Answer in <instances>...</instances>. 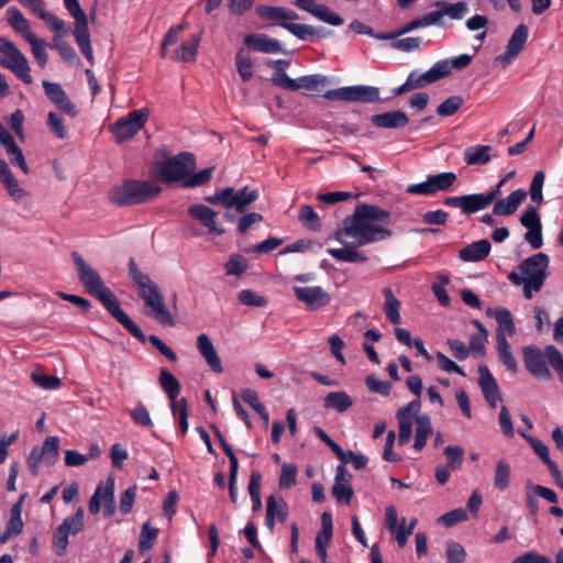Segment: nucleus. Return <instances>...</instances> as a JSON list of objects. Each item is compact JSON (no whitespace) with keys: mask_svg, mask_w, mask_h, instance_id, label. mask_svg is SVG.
<instances>
[{"mask_svg":"<svg viewBox=\"0 0 563 563\" xmlns=\"http://www.w3.org/2000/svg\"><path fill=\"white\" fill-rule=\"evenodd\" d=\"M188 213L191 218L198 220L205 228H207L210 234L221 235L224 233L223 228H221L217 222L218 213L209 207L196 203L188 208Z\"/></svg>","mask_w":563,"mask_h":563,"instance_id":"6ab92c4d","label":"nucleus"},{"mask_svg":"<svg viewBox=\"0 0 563 563\" xmlns=\"http://www.w3.org/2000/svg\"><path fill=\"white\" fill-rule=\"evenodd\" d=\"M422 87V71L416 69L409 74L407 80L399 87L393 89L394 95H402Z\"/></svg>","mask_w":563,"mask_h":563,"instance_id":"864d4df0","label":"nucleus"},{"mask_svg":"<svg viewBox=\"0 0 563 563\" xmlns=\"http://www.w3.org/2000/svg\"><path fill=\"white\" fill-rule=\"evenodd\" d=\"M64 5L74 19V36L79 49L85 57L92 64L93 53L90 45V33L88 29V19L81 9L78 0H64Z\"/></svg>","mask_w":563,"mask_h":563,"instance_id":"6e6552de","label":"nucleus"},{"mask_svg":"<svg viewBox=\"0 0 563 563\" xmlns=\"http://www.w3.org/2000/svg\"><path fill=\"white\" fill-rule=\"evenodd\" d=\"M239 302L250 307H265L267 299L251 289H243L238 295Z\"/></svg>","mask_w":563,"mask_h":563,"instance_id":"680f3d73","label":"nucleus"},{"mask_svg":"<svg viewBox=\"0 0 563 563\" xmlns=\"http://www.w3.org/2000/svg\"><path fill=\"white\" fill-rule=\"evenodd\" d=\"M328 84V77L321 74L302 76L296 79V90L307 89L317 90L319 86Z\"/></svg>","mask_w":563,"mask_h":563,"instance_id":"8fccbe9b","label":"nucleus"},{"mask_svg":"<svg viewBox=\"0 0 563 563\" xmlns=\"http://www.w3.org/2000/svg\"><path fill=\"white\" fill-rule=\"evenodd\" d=\"M0 66L10 69L25 84L32 82L30 66L22 52L5 37H0Z\"/></svg>","mask_w":563,"mask_h":563,"instance_id":"0eeeda50","label":"nucleus"},{"mask_svg":"<svg viewBox=\"0 0 563 563\" xmlns=\"http://www.w3.org/2000/svg\"><path fill=\"white\" fill-rule=\"evenodd\" d=\"M256 13L265 20L280 21L282 23L298 19L295 11L283 7L258 5Z\"/></svg>","mask_w":563,"mask_h":563,"instance_id":"72a5a7b5","label":"nucleus"},{"mask_svg":"<svg viewBox=\"0 0 563 563\" xmlns=\"http://www.w3.org/2000/svg\"><path fill=\"white\" fill-rule=\"evenodd\" d=\"M249 267L247 261L240 254H233L225 263L224 268L227 275L241 276Z\"/></svg>","mask_w":563,"mask_h":563,"instance_id":"13d9d810","label":"nucleus"},{"mask_svg":"<svg viewBox=\"0 0 563 563\" xmlns=\"http://www.w3.org/2000/svg\"><path fill=\"white\" fill-rule=\"evenodd\" d=\"M527 192L525 189H517L509 194L506 198L498 200L493 208L496 216H511L518 207L526 200Z\"/></svg>","mask_w":563,"mask_h":563,"instance_id":"b1692460","label":"nucleus"},{"mask_svg":"<svg viewBox=\"0 0 563 563\" xmlns=\"http://www.w3.org/2000/svg\"><path fill=\"white\" fill-rule=\"evenodd\" d=\"M528 34L529 31L527 25L519 24L511 34L504 55L499 56V58L501 60H509L517 57L523 49V46L528 38Z\"/></svg>","mask_w":563,"mask_h":563,"instance_id":"393cba45","label":"nucleus"},{"mask_svg":"<svg viewBox=\"0 0 563 563\" xmlns=\"http://www.w3.org/2000/svg\"><path fill=\"white\" fill-rule=\"evenodd\" d=\"M450 74L448 60H439L429 70L424 71V84H433Z\"/></svg>","mask_w":563,"mask_h":563,"instance_id":"603ef678","label":"nucleus"},{"mask_svg":"<svg viewBox=\"0 0 563 563\" xmlns=\"http://www.w3.org/2000/svg\"><path fill=\"white\" fill-rule=\"evenodd\" d=\"M445 554L448 563H464L466 559L464 547L455 540H449L446 542Z\"/></svg>","mask_w":563,"mask_h":563,"instance_id":"6e6d98bb","label":"nucleus"},{"mask_svg":"<svg viewBox=\"0 0 563 563\" xmlns=\"http://www.w3.org/2000/svg\"><path fill=\"white\" fill-rule=\"evenodd\" d=\"M102 501L104 504V515L111 516L114 512V481L109 478L102 486Z\"/></svg>","mask_w":563,"mask_h":563,"instance_id":"69168bd1","label":"nucleus"},{"mask_svg":"<svg viewBox=\"0 0 563 563\" xmlns=\"http://www.w3.org/2000/svg\"><path fill=\"white\" fill-rule=\"evenodd\" d=\"M158 383L162 389L166 393L169 400L178 397L180 393V384L177 378L167 369H161Z\"/></svg>","mask_w":563,"mask_h":563,"instance_id":"ea45409f","label":"nucleus"},{"mask_svg":"<svg viewBox=\"0 0 563 563\" xmlns=\"http://www.w3.org/2000/svg\"><path fill=\"white\" fill-rule=\"evenodd\" d=\"M519 221L521 225L527 229L542 227L540 214L538 213L537 208L533 206L526 208Z\"/></svg>","mask_w":563,"mask_h":563,"instance_id":"774afa93","label":"nucleus"},{"mask_svg":"<svg viewBox=\"0 0 563 563\" xmlns=\"http://www.w3.org/2000/svg\"><path fill=\"white\" fill-rule=\"evenodd\" d=\"M194 168V155L190 153H181L162 163L158 175L164 183L185 181Z\"/></svg>","mask_w":563,"mask_h":563,"instance_id":"ddd939ff","label":"nucleus"},{"mask_svg":"<svg viewBox=\"0 0 563 563\" xmlns=\"http://www.w3.org/2000/svg\"><path fill=\"white\" fill-rule=\"evenodd\" d=\"M197 350L205 358L206 363L216 373H222L223 367L213 343L206 333H201L197 338Z\"/></svg>","mask_w":563,"mask_h":563,"instance_id":"5701e85b","label":"nucleus"},{"mask_svg":"<svg viewBox=\"0 0 563 563\" xmlns=\"http://www.w3.org/2000/svg\"><path fill=\"white\" fill-rule=\"evenodd\" d=\"M7 21L8 24L26 41L35 35L31 30L30 22L16 7H10L7 10Z\"/></svg>","mask_w":563,"mask_h":563,"instance_id":"473e14b6","label":"nucleus"},{"mask_svg":"<svg viewBox=\"0 0 563 563\" xmlns=\"http://www.w3.org/2000/svg\"><path fill=\"white\" fill-rule=\"evenodd\" d=\"M34 14H36L41 20H43L46 25L55 33L54 41L60 38L67 33L65 22L58 16L45 10V7L38 9Z\"/></svg>","mask_w":563,"mask_h":563,"instance_id":"4c0bfd02","label":"nucleus"},{"mask_svg":"<svg viewBox=\"0 0 563 563\" xmlns=\"http://www.w3.org/2000/svg\"><path fill=\"white\" fill-rule=\"evenodd\" d=\"M261 481L262 476L258 472H252L249 482V493L252 499V510L258 511L262 508L261 499Z\"/></svg>","mask_w":563,"mask_h":563,"instance_id":"de8ad7c7","label":"nucleus"},{"mask_svg":"<svg viewBox=\"0 0 563 563\" xmlns=\"http://www.w3.org/2000/svg\"><path fill=\"white\" fill-rule=\"evenodd\" d=\"M0 181L15 201H21L26 196V192L20 187L18 180L8 167V164L2 158H0Z\"/></svg>","mask_w":563,"mask_h":563,"instance_id":"2f4dec72","label":"nucleus"},{"mask_svg":"<svg viewBox=\"0 0 563 563\" xmlns=\"http://www.w3.org/2000/svg\"><path fill=\"white\" fill-rule=\"evenodd\" d=\"M301 223L309 230L318 231L321 228L320 218L314 209L309 205H302L298 214Z\"/></svg>","mask_w":563,"mask_h":563,"instance_id":"a18cd8bd","label":"nucleus"},{"mask_svg":"<svg viewBox=\"0 0 563 563\" xmlns=\"http://www.w3.org/2000/svg\"><path fill=\"white\" fill-rule=\"evenodd\" d=\"M200 37L198 35H191L185 40L178 47H176L170 54V59L174 62H194L197 56Z\"/></svg>","mask_w":563,"mask_h":563,"instance_id":"c85d7f7f","label":"nucleus"},{"mask_svg":"<svg viewBox=\"0 0 563 563\" xmlns=\"http://www.w3.org/2000/svg\"><path fill=\"white\" fill-rule=\"evenodd\" d=\"M435 10L424 13V27L437 25L444 27L446 25L444 18L448 16L451 20L461 21L470 12V5L465 1H457L455 3L446 1H435Z\"/></svg>","mask_w":563,"mask_h":563,"instance_id":"f8f14e48","label":"nucleus"},{"mask_svg":"<svg viewBox=\"0 0 563 563\" xmlns=\"http://www.w3.org/2000/svg\"><path fill=\"white\" fill-rule=\"evenodd\" d=\"M549 256L544 253H537L523 260L519 265L522 275H526L532 286L542 287L547 278Z\"/></svg>","mask_w":563,"mask_h":563,"instance_id":"2eb2a0df","label":"nucleus"},{"mask_svg":"<svg viewBox=\"0 0 563 563\" xmlns=\"http://www.w3.org/2000/svg\"><path fill=\"white\" fill-rule=\"evenodd\" d=\"M545 175L542 170L537 172L533 175L532 181L530 184L529 195L533 202L542 203L543 194L542 188L544 184Z\"/></svg>","mask_w":563,"mask_h":563,"instance_id":"0e129e2a","label":"nucleus"},{"mask_svg":"<svg viewBox=\"0 0 563 563\" xmlns=\"http://www.w3.org/2000/svg\"><path fill=\"white\" fill-rule=\"evenodd\" d=\"M490 249L492 245L488 240H479L461 249L459 257L463 262H479L489 255Z\"/></svg>","mask_w":563,"mask_h":563,"instance_id":"bb28decb","label":"nucleus"},{"mask_svg":"<svg viewBox=\"0 0 563 563\" xmlns=\"http://www.w3.org/2000/svg\"><path fill=\"white\" fill-rule=\"evenodd\" d=\"M496 199V191L464 195L463 213L471 214L484 210Z\"/></svg>","mask_w":563,"mask_h":563,"instance_id":"7c9ffc66","label":"nucleus"},{"mask_svg":"<svg viewBox=\"0 0 563 563\" xmlns=\"http://www.w3.org/2000/svg\"><path fill=\"white\" fill-rule=\"evenodd\" d=\"M463 103H464L463 97L451 96L438 106L437 113L440 117H451L459 111V109L463 106Z\"/></svg>","mask_w":563,"mask_h":563,"instance_id":"5fc2aeb1","label":"nucleus"},{"mask_svg":"<svg viewBox=\"0 0 563 563\" xmlns=\"http://www.w3.org/2000/svg\"><path fill=\"white\" fill-rule=\"evenodd\" d=\"M129 276L144 301L146 314L166 327L175 325V318L168 310L159 286L147 275L140 271L137 265L130 261Z\"/></svg>","mask_w":563,"mask_h":563,"instance_id":"7ed1b4c3","label":"nucleus"},{"mask_svg":"<svg viewBox=\"0 0 563 563\" xmlns=\"http://www.w3.org/2000/svg\"><path fill=\"white\" fill-rule=\"evenodd\" d=\"M510 482V466L504 461L499 460L496 464L494 474V485L499 490H506Z\"/></svg>","mask_w":563,"mask_h":563,"instance_id":"c03bdc74","label":"nucleus"},{"mask_svg":"<svg viewBox=\"0 0 563 563\" xmlns=\"http://www.w3.org/2000/svg\"><path fill=\"white\" fill-rule=\"evenodd\" d=\"M416 523L417 520H412L408 528L404 526V521L398 525L396 508L394 506H387L385 508L384 525L395 536L399 547H404L407 543V539L412 533Z\"/></svg>","mask_w":563,"mask_h":563,"instance_id":"a211bd4d","label":"nucleus"},{"mask_svg":"<svg viewBox=\"0 0 563 563\" xmlns=\"http://www.w3.org/2000/svg\"><path fill=\"white\" fill-rule=\"evenodd\" d=\"M161 192L157 183L129 179L113 186L108 194L109 200L118 206H133L153 200Z\"/></svg>","mask_w":563,"mask_h":563,"instance_id":"20e7f679","label":"nucleus"},{"mask_svg":"<svg viewBox=\"0 0 563 563\" xmlns=\"http://www.w3.org/2000/svg\"><path fill=\"white\" fill-rule=\"evenodd\" d=\"M280 26L302 41H311L314 37L320 38L331 34V32H327L324 29H318L308 24L284 22L280 23Z\"/></svg>","mask_w":563,"mask_h":563,"instance_id":"c756f323","label":"nucleus"},{"mask_svg":"<svg viewBox=\"0 0 563 563\" xmlns=\"http://www.w3.org/2000/svg\"><path fill=\"white\" fill-rule=\"evenodd\" d=\"M288 65V62L282 59L274 62L276 71L273 75V82L282 88L288 90H296V79L290 78L283 69V67H286Z\"/></svg>","mask_w":563,"mask_h":563,"instance_id":"a19ab883","label":"nucleus"},{"mask_svg":"<svg viewBox=\"0 0 563 563\" xmlns=\"http://www.w3.org/2000/svg\"><path fill=\"white\" fill-rule=\"evenodd\" d=\"M547 361L553 367L560 382L563 384V355L554 345H548L544 349V353L533 345L523 347L525 366L534 377L550 378L551 374L547 366Z\"/></svg>","mask_w":563,"mask_h":563,"instance_id":"39448f33","label":"nucleus"},{"mask_svg":"<svg viewBox=\"0 0 563 563\" xmlns=\"http://www.w3.org/2000/svg\"><path fill=\"white\" fill-rule=\"evenodd\" d=\"M26 42L31 45L32 54L38 63L40 67L44 68L48 59L46 42L44 40H40L36 35L31 36V38H29Z\"/></svg>","mask_w":563,"mask_h":563,"instance_id":"09e8293b","label":"nucleus"},{"mask_svg":"<svg viewBox=\"0 0 563 563\" xmlns=\"http://www.w3.org/2000/svg\"><path fill=\"white\" fill-rule=\"evenodd\" d=\"M31 379L35 385L46 390L57 389L62 385V382L58 377L48 376L38 371L32 372Z\"/></svg>","mask_w":563,"mask_h":563,"instance_id":"052dcab7","label":"nucleus"},{"mask_svg":"<svg viewBox=\"0 0 563 563\" xmlns=\"http://www.w3.org/2000/svg\"><path fill=\"white\" fill-rule=\"evenodd\" d=\"M297 467L295 464L284 463L278 481V486L282 489H288L296 484L297 481Z\"/></svg>","mask_w":563,"mask_h":563,"instance_id":"bf43d9fd","label":"nucleus"},{"mask_svg":"<svg viewBox=\"0 0 563 563\" xmlns=\"http://www.w3.org/2000/svg\"><path fill=\"white\" fill-rule=\"evenodd\" d=\"M467 512L463 508L453 509L438 518V522L445 527H453L454 525L465 521Z\"/></svg>","mask_w":563,"mask_h":563,"instance_id":"338daca9","label":"nucleus"},{"mask_svg":"<svg viewBox=\"0 0 563 563\" xmlns=\"http://www.w3.org/2000/svg\"><path fill=\"white\" fill-rule=\"evenodd\" d=\"M397 420L399 424L398 442L404 445L407 444L416 432L415 448L417 450L422 449V413L421 402L419 399H415L407 406L401 407L397 411Z\"/></svg>","mask_w":563,"mask_h":563,"instance_id":"423d86ee","label":"nucleus"},{"mask_svg":"<svg viewBox=\"0 0 563 563\" xmlns=\"http://www.w3.org/2000/svg\"><path fill=\"white\" fill-rule=\"evenodd\" d=\"M131 418L133 422L140 427H153V421L150 411L142 402H137V405L131 410Z\"/></svg>","mask_w":563,"mask_h":563,"instance_id":"e2e57ef3","label":"nucleus"},{"mask_svg":"<svg viewBox=\"0 0 563 563\" xmlns=\"http://www.w3.org/2000/svg\"><path fill=\"white\" fill-rule=\"evenodd\" d=\"M324 97L345 101L373 102L379 99V91L371 86H351L329 90Z\"/></svg>","mask_w":563,"mask_h":563,"instance_id":"4468645a","label":"nucleus"},{"mask_svg":"<svg viewBox=\"0 0 563 563\" xmlns=\"http://www.w3.org/2000/svg\"><path fill=\"white\" fill-rule=\"evenodd\" d=\"M271 509L272 515L280 522H284L287 519L288 516V505L286 501L279 497H275L274 495H271L267 497L266 500V509Z\"/></svg>","mask_w":563,"mask_h":563,"instance_id":"3c124183","label":"nucleus"},{"mask_svg":"<svg viewBox=\"0 0 563 563\" xmlns=\"http://www.w3.org/2000/svg\"><path fill=\"white\" fill-rule=\"evenodd\" d=\"M44 452V465L53 466L59 457V439L57 437H48L42 444Z\"/></svg>","mask_w":563,"mask_h":563,"instance_id":"37998d69","label":"nucleus"},{"mask_svg":"<svg viewBox=\"0 0 563 563\" xmlns=\"http://www.w3.org/2000/svg\"><path fill=\"white\" fill-rule=\"evenodd\" d=\"M85 527V514L82 507H78L73 516L66 517L53 533L52 543L55 553L64 556L68 547L70 536H76Z\"/></svg>","mask_w":563,"mask_h":563,"instance_id":"1a4fd4ad","label":"nucleus"},{"mask_svg":"<svg viewBox=\"0 0 563 563\" xmlns=\"http://www.w3.org/2000/svg\"><path fill=\"white\" fill-rule=\"evenodd\" d=\"M77 276L85 290L92 297L97 298L104 308L120 322L134 338L145 341V334L133 322V320L121 309L120 302L114 294L108 288L100 274L77 253H71Z\"/></svg>","mask_w":563,"mask_h":563,"instance_id":"f03ea898","label":"nucleus"},{"mask_svg":"<svg viewBox=\"0 0 563 563\" xmlns=\"http://www.w3.org/2000/svg\"><path fill=\"white\" fill-rule=\"evenodd\" d=\"M150 118L147 108H141L119 118L112 125L111 132L118 143L132 139L143 129Z\"/></svg>","mask_w":563,"mask_h":563,"instance_id":"9b49d317","label":"nucleus"},{"mask_svg":"<svg viewBox=\"0 0 563 563\" xmlns=\"http://www.w3.org/2000/svg\"><path fill=\"white\" fill-rule=\"evenodd\" d=\"M446 466L455 471L461 468L464 457V449L460 445H449L444 449Z\"/></svg>","mask_w":563,"mask_h":563,"instance_id":"4d7b16f0","label":"nucleus"},{"mask_svg":"<svg viewBox=\"0 0 563 563\" xmlns=\"http://www.w3.org/2000/svg\"><path fill=\"white\" fill-rule=\"evenodd\" d=\"M489 145L468 146L464 151V161L467 165H485L490 161Z\"/></svg>","mask_w":563,"mask_h":563,"instance_id":"c9c22d12","label":"nucleus"},{"mask_svg":"<svg viewBox=\"0 0 563 563\" xmlns=\"http://www.w3.org/2000/svg\"><path fill=\"white\" fill-rule=\"evenodd\" d=\"M43 88L48 99L54 102L62 111L74 118L77 114L75 104L68 99L62 86L47 80L43 81Z\"/></svg>","mask_w":563,"mask_h":563,"instance_id":"412c9836","label":"nucleus"},{"mask_svg":"<svg viewBox=\"0 0 563 563\" xmlns=\"http://www.w3.org/2000/svg\"><path fill=\"white\" fill-rule=\"evenodd\" d=\"M389 222L388 210L375 205L358 203L353 213L343 220L342 227L334 232V238L341 244L351 239L354 246L368 245L391 235Z\"/></svg>","mask_w":563,"mask_h":563,"instance_id":"f257e3e1","label":"nucleus"},{"mask_svg":"<svg viewBox=\"0 0 563 563\" xmlns=\"http://www.w3.org/2000/svg\"><path fill=\"white\" fill-rule=\"evenodd\" d=\"M295 5L307 11L316 19L333 26L343 24V19L325 4L317 3L314 0H296Z\"/></svg>","mask_w":563,"mask_h":563,"instance_id":"f3484780","label":"nucleus"},{"mask_svg":"<svg viewBox=\"0 0 563 563\" xmlns=\"http://www.w3.org/2000/svg\"><path fill=\"white\" fill-rule=\"evenodd\" d=\"M497 352L499 361L505 365V367L511 372H517V361L512 355L510 344L507 341V338L499 333L497 335Z\"/></svg>","mask_w":563,"mask_h":563,"instance_id":"e433bc0d","label":"nucleus"},{"mask_svg":"<svg viewBox=\"0 0 563 563\" xmlns=\"http://www.w3.org/2000/svg\"><path fill=\"white\" fill-rule=\"evenodd\" d=\"M478 386L487 404L495 408L497 400L500 399L498 384L486 365L478 366Z\"/></svg>","mask_w":563,"mask_h":563,"instance_id":"aec40b11","label":"nucleus"},{"mask_svg":"<svg viewBox=\"0 0 563 563\" xmlns=\"http://www.w3.org/2000/svg\"><path fill=\"white\" fill-rule=\"evenodd\" d=\"M244 44L250 49L265 54H276L282 52V45L279 41L262 33L246 35L244 37Z\"/></svg>","mask_w":563,"mask_h":563,"instance_id":"4be33fe9","label":"nucleus"},{"mask_svg":"<svg viewBox=\"0 0 563 563\" xmlns=\"http://www.w3.org/2000/svg\"><path fill=\"white\" fill-rule=\"evenodd\" d=\"M341 249H327V253L339 262L346 263H365L367 256L357 251L358 246H354L353 240L346 239V243Z\"/></svg>","mask_w":563,"mask_h":563,"instance_id":"a878e982","label":"nucleus"},{"mask_svg":"<svg viewBox=\"0 0 563 563\" xmlns=\"http://www.w3.org/2000/svg\"><path fill=\"white\" fill-rule=\"evenodd\" d=\"M352 404V398L345 391H332L324 397V407L338 412L346 411Z\"/></svg>","mask_w":563,"mask_h":563,"instance_id":"58836bf2","label":"nucleus"},{"mask_svg":"<svg viewBox=\"0 0 563 563\" xmlns=\"http://www.w3.org/2000/svg\"><path fill=\"white\" fill-rule=\"evenodd\" d=\"M455 181L456 175L453 172L428 176L424 180V196L449 190Z\"/></svg>","mask_w":563,"mask_h":563,"instance_id":"cd10ccee","label":"nucleus"},{"mask_svg":"<svg viewBox=\"0 0 563 563\" xmlns=\"http://www.w3.org/2000/svg\"><path fill=\"white\" fill-rule=\"evenodd\" d=\"M385 296V313L387 319L393 323H398L400 321L399 314V300L394 296L393 291L389 288L384 290Z\"/></svg>","mask_w":563,"mask_h":563,"instance_id":"49530a36","label":"nucleus"},{"mask_svg":"<svg viewBox=\"0 0 563 563\" xmlns=\"http://www.w3.org/2000/svg\"><path fill=\"white\" fill-rule=\"evenodd\" d=\"M292 290L296 298L311 310H318L331 301V296L320 286H296Z\"/></svg>","mask_w":563,"mask_h":563,"instance_id":"dca6fc26","label":"nucleus"},{"mask_svg":"<svg viewBox=\"0 0 563 563\" xmlns=\"http://www.w3.org/2000/svg\"><path fill=\"white\" fill-rule=\"evenodd\" d=\"M258 197L257 190L244 187L235 190L232 187L218 190L214 195L209 196L206 200L212 205L220 203L224 208L234 207L238 212H244L246 208Z\"/></svg>","mask_w":563,"mask_h":563,"instance_id":"9d476101","label":"nucleus"},{"mask_svg":"<svg viewBox=\"0 0 563 563\" xmlns=\"http://www.w3.org/2000/svg\"><path fill=\"white\" fill-rule=\"evenodd\" d=\"M496 321L498 323L496 336L501 333L506 336L512 335L516 331L511 312L507 308H499L496 311Z\"/></svg>","mask_w":563,"mask_h":563,"instance_id":"79ce46f5","label":"nucleus"},{"mask_svg":"<svg viewBox=\"0 0 563 563\" xmlns=\"http://www.w3.org/2000/svg\"><path fill=\"white\" fill-rule=\"evenodd\" d=\"M372 122L378 128L397 129L408 123L407 115L401 111H389L372 117Z\"/></svg>","mask_w":563,"mask_h":563,"instance_id":"f704fd0d","label":"nucleus"}]
</instances>
